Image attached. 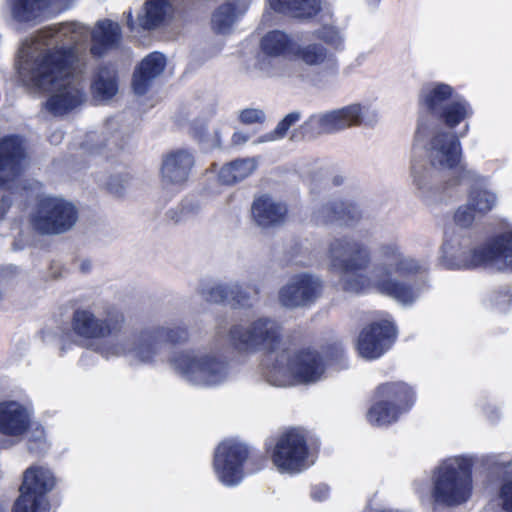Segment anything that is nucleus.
<instances>
[{
    "instance_id": "nucleus-1",
    "label": "nucleus",
    "mask_w": 512,
    "mask_h": 512,
    "mask_svg": "<svg viewBox=\"0 0 512 512\" xmlns=\"http://www.w3.org/2000/svg\"><path fill=\"white\" fill-rule=\"evenodd\" d=\"M91 37L90 53L103 57L121 42V28L111 20L98 21L93 30L78 21L44 27L26 37L18 48V81L33 93H51L46 109L63 115L86 101L87 58L82 50Z\"/></svg>"
},
{
    "instance_id": "nucleus-2",
    "label": "nucleus",
    "mask_w": 512,
    "mask_h": 512,
    "mask_svg": "<svg viewBox=\"0 0 512 512\" xmlns=\"http://www.w3.org/2000/svg\"><path fill=\"white\" fill-rule=\"evenodd\" d=\"M378 264L370 276L361 273L371 262L369 248L350 236L333 239L328 259L334 271L341 274L345 291L361 293L375 290L402 306L410 307L429 290L427 265L403 252L397 241L380 244L376 250Z\"/></svg>"
},
{
    "instance_id": "nucleus-3",
    "label": "nucleus",
    "mask_w": 512,
    "mask_h": 512,
    "mask_svg": "<svg viewBox=\"0 0 512 512\" xmlns=\"http://www.w3.org/2000/svg\"><path fill=\"white\" fill-rule=\"evenodd\" d=\"M469 129V124L465 123L457 135L427 117L418 119L414 148L424 149L428 162L413 160L411 180L418 196L427 203L442 201L445 182L461 166H465L461 164L462 146L459 138L464 137Z\"/></svg>"
},
{
    "instance_id": "nucleus-4",
    "label": "nucleus",
    "mask_w": 512,
    "mask_h": 512,
    "mask_svg": "<svg viewBox=\"0 0 512 512\" xmlns=\"http://www.w3.org/2000/svg\"><path fill=\"white\" fill-rule=\"evenodd\" d=\"M440 260L448 269L485 267L512 272V230L499 232L476 246L470 236L455 235L444 241Z\"/></svg>"
},
{
    "instance_id": "nucleus-5",
    "label": "nucleus",
    "mask_w": 512,
    "mask_h": 512,
    "mask_svg": "<svg viewBox=\"0 0 512 512\" xmlns=\"http://www.w3.org/2000/svg\"><path fill=\"white\" fill-rule=\"evenodd\" d=\"M421 117L454 130L461 123L473 116L474 110L470 102L450 84L432 81L424 84L418 95Z\"/></svg>"
},
{
    "instance_id": "nucleus-6",
    "label": "nucleus",
    "mask_w": 512,
    "mask_h": 512,
    "mask_svg": "<svg viewBox=\"0 0 512 512\" xmlns=\"http://www.w3.org/2000/svg\"><path fill=\"white\" fill-rule=\"evenodd\" d=\"M474 458L457 455L443 459L431 473L430 497L437 505L456 507L472 496Z\"/></svg>"
},
{
    "instance_id": "nucleus-7",
    "label": "nucleus",
    "mask_w": 512,
    "mask_h": 512,
    "mask_svg": "<svg viewBox=\"0 0 512 512\" xmlns=\"http://www.w3.org/2000/svg\"><path fill=\"white\" fill-rule=\"evenodd\" d=\"M326 363L315 349H283L267 367L266 381L276 387L314 384L324 377Z\"/></svg>"
},
{
    "instance_id": "nucleus-8",
    "label": "nucleus",
    "mask_w": 512,
    "mask_h": 512,
    "mask_svg": "<svg viewBox=\"0 0 512 512\" xmlns=\"http://www.w3.org/2000/svg\"><path fill=\"white\" fill-rule=\"evenodd\" d=\"M293 58L298 59L308 67L322 68V74L314 77L300 64L281 62L266 71L267 76L285 79L291 83L306 82L317 88H325L326 76L336 77L339 73L337 57L329 48L320 42L296 43Z\"/></svg>"
},
{
    "instance_id": "nucleus-9",
    "label": "nucleus",
    "mask_w": 512,
    "mask_h": 512,
    "mask_svg": "<svg viewBox=\"0 0 512 512\" xmlns=\"http://www.w3.org/2000/svg\"><path fill=\"white\" fill-rule=\"evenodd\" d=\"M169 362L186 382L199 387H214L232 375L229 361L215 351L185 350L174 354Z\"/></svg>"
},
{
    "instance_id": "nucleus-10",
    "label": "nucleus",
    "mask_w": 512,
    "mask_h": 512,
    "mask_svg": "<svg viewBox=\"0 0 512 512\" xmlns=\"http://www.w3.org/2000/svg\"><path fill=\"white\" fill-rule=\"evenodd\" d=\"M281 336L282 327L278 321L269 317H258L252 321L233 324L227 335H222L220 328H217L214 345L219 346L225 341L240 352L274 351Z\"/></svg>"
},
{
    "instance_id": "nucleus-11",
    "label": "nucleus",
    "mask_w": 512,
    "mask_h": 512,
    "mask_svg": "<svg viewBox=\"0 0 512 512\" xmlns=\"http://www.w3.org/2000/svg\"><path fill=\"white\" fill-rule=\"evenodd\" d=\"M97 353L107 360L124 357L135 365H154L165 360L164 348L154 328L130 335L121 332L114 340L100 344Z\"/></svg>"
},
{
    "instance_id": "nucleus-12",
    "label": "nucleus",
    "mask_w": 512,
    "mask_h": 512,
    "mask_svg": "<svg viewBox=\"0 0 512 512\" xmlns=\"http://www.w3.org/2000/svg\"><path fill=\"white\" fill-rule=\"evenodd\" d=\"M374 400L367 412V420L373 426L386 427L413 407L416 394L404 381H389L377 386Z\"/></svg>"
},
{
    "instance_id": "nucleus-13",
    "label": "nucleus",
    "mask_w": 512,
    "mask_h": 512,
    "mask_svg": "<svg viewBox=\"0 0 512 512\" xmlns=\"http://www.w3.org/2000/svg\"><path fill=\"white\" fill-rule=\"evenodd\" d=\"M377 119L378 113L371 104L353 103L340 109L311 115L301 125V132L304 137L314 138L321 134L343 131L362 123L373 125Z\"/></svg>"
},
{
    "instance_id": "nucleus-14",
    "label": "nucleus",
    "mask_w": 512,
    "mask_h": 512,
    "mask_svg": "<svg viewBox=\"0 0 512 512\" xmlns=\"http://www.w3.org/2000/svg\"><path fill=\"white\" fill-rule=\"evenodd\" d=\"M268 453L274 468L280 474L297 475L314 464L306 435L297 428L280 434Z\"/></svg>"
},
{
    "instance_id": "nucleus-15",
    "label": "nucleus",
    "mask_w": 512,
    "mask_h": 512,
    "mask_svg": "<svg viewBox=\"0 0 512 512\" xmlns=\"http://www.w3.org/2000/svg\"><path fill=\"white\" fill-rule=\"evenodd\" d=\"M123 313L109 306L97 313L89 309H79L74 312L72 328L74 333L83 340L96 341L94 350L108 340H114L122 332L124 326Z\"/></svg>"
},
{
    "instance_id": "nucleus-16",
    "label": "nucleus",
    "mask_w": 512,
    "mask_h": 512,
    "mask_svg": "<svg viewBox=\"0 0 512 512\" xmlns=\"http://www.w3.org/2000/svg\"><path fill=\"white\" fill-rule=\"evenodd\" d=\"M77 219V209L71 202L51 195L41 196L30 216L33 229L44 235L65 233Z\"/></svg>"
},
{
    "instance_id": "nucleus-17",
    "label": "nucleus",
    "mask_w": 512,
    "mask_h": 512,
    "mask_svg": "<svg viewBox=\"0 0 512 512\" xmlns=\"http://www.w3.org/2000/svg\"><path fill=\"white\" fill-rule=\"evenodd\" d=\"M57 479L45 466L35 465L23 473L20 495L13 512H49L48 494L55 488Z\"/></svg>"
},
{
    "instance_id": "nucleus-18",
    "label": "nucleus",
    "mask_w": 512,
    "mask_h": 512,
    "mask_svg": "<svg viewBox=\"0 0 512 512\" xmlns=\"http://www.w3.org/2000/svg\"><path fill=\"white\" fill-rule=\"evenodd\" d=\"M467 182L470 187L467 202L477 214L485 215L493 210L498 203V196L489 185V178L468 166H461L445 183L442 200L451 197L461 183Z\"/></svg>"
},
{
    "instance_id": "nucleus-19",
    "label": "nucleus",
    "mask_w": 512,
    "mask_h": 512,
    "mask_svg": "<svg viewBox=\"0 0 512 512\" xmlns=\"http://www.w3.org/2000/svg\"><path fill=\"white\" fill-rule=\"evenodd\" d=\"M248 446L237 439H226L214 452L213 469L218 480L225 486H236L244 478L243 465L249 458Z\"/></svg>"
},
{
    "instance_id": "nucleus-20",
    "label": "nucleus",
    "mask_w": 512,
    "mask_h": 512,
    "mask_svg": "<svg viewBox=\"0 0 512 512\" xmlns=\"http://www.w3.org/2000/svg\"><path fill=\"white\" fill-rule=\"evenodd\" d=\"M322 280L311 273H298L289 278L287 283L279 290V302L287 308L309 306L321 295Z\"/></svg>"
},
{
    "instance_id": "nucleus-21",
    "label": "nucleus",
    "mask_w": 512,
    "mask_h": 512,
    "mask_svg": "<svg viewBox=\"0 0 512 512\" xmlns=\"http://www.w3.org/2000/svg\"><path fill=\"white\" fill-rule=\"evenodd\" d=\"M396 338V328L389 320L373 322L363 328L357 340V350L361 357L374 360L386 353Z\"/></svg>"
},
{
    "instance_id": "nucleus-22",
    "label": "nucleus",
    "mask_w": 512,
    "mask_h": 512,
    "mask_svg": "<svg viewBox=\"0 0 512 512\" xmlns=\"http://www.w3.org/2000/svg\"><path fill=\"white\" fill-rule=\"evenodd\" d=\"M28 163L25 141L18 135L0 139V188L13 181Z\"/></svg>"
},
{
    "instance_id": "nucleus-23",
    "label": "nucleus",
    "mask_w": 512,
    "mask_h": 512,
    "mask_svg": "<svg viewBox=\"0 0 512 512\" xmlns=\"http://www.w3.org/2000/svg\"><path fill=\"white\" fill-rule=\"evenodd\" d=\"M33 409L17 401L0 402V434L19 439L32 427Z\"/></svg>"
},
{
    "instance_id": "nucleus-24",
    "label": "nucleus",
    "mask_w": 512,
    "mask_h": 512,
    "mask_svg": "<svg viewBox=\"0 0 512 512\" xmlns=\"http://www.w3.org/2000/svg\"><path fill=\"white\" fill-rule=\"evenodd\" d=\"M194 156L185 149H178L168 153L162 160L161 178L166 187L181 188L188 180Z\"/></svg>"
},
{
    "instance_id": "nucleus-25",
    "label": "nucleus",
    "mask_w": 512,
    "mask_h": 512,
    "mask_svg": "<svg viewBox=\"0 0 512 512\" xmlns=\"http://www.w3.org/2000/svg\"><path fill=\"white\" fill-rule=\"evenodd\" d=\"M252 0H226L211 15V29L216 34L232 33L236 23L247 12Z\"/></svg>"
},
{
    "instance_id": "nucleus-26",
    "label": "nucleus",
    "mask_w": 512,
    "mask_h": 512,
    "mask_svg": "<svg viewBox=\"0 0 512 512\" xmlns=\"http://www.w3.org/2000/svg\"><path fill=\"white\" fill-rule=\"evenodd\" d=\"M251 214L257 225L268 228L284 223L287 206L268 194L256 197L251 206Z\"/></svg>"
},
{
    "instance_id": "nucleus-27",
    "label": "nucleus",
    "mask_w": 512,
    "mask_h": 512,
    "mask_svg": "<svg viewBox=\"0 0 512 512\" xmlns=\"http://www.w3.org/2000/svg\"><path fill=\"white\" fill-rule=\"evenodd\" d=\"M361 215L360 209L355 204L335 201L315 210L313 218L317 224L339 222L346 226H352L361 218Z\"/></svg>"
},
{
    "instance_id": "nucleus-28",
    "label": "nucleus",
    "mask_w": 512,
    "mask_h": 512,
    "mask_svg": "<svg viewBox=\"0 0 512 512\" xmlns=\"http://www.w3.org/2000/svg\"><path fill=\"white\" fill-rule=\"evenodd\" d=\"M166 65V58L159 52H153L145 57L133 75V90L137 95H144Z\"/></svg>"
},
{
    "instance_id": "nucleus-29",
    "label": "nucleus",
    "mask_w": 512,
    "mask_h": 512,
    "mask_svg": "<svg viewBox=\"0 0 512 512\" xmlns=\"http://www.w3.org/2000/svg\"><path fill=\"white\" fill-rule=\"evenodd\" d=\"M122 134L119 132V123L116 119H109L103 130L99 132H89L83 148L89 153H102L105 147L109 150L121 149Z\"/></svg>"
},
{
    "instance_id": "nucleus-30",
    "label": "nucleus",
    "mask_w": 512,
    "mask_h": 512,
    "mask_svg": "<svg viewBox=\"0 0 512 512\" xmlns=\"http://www.w3.org/2000/svg\"><path fill=\"white\" fill-rule=\"evenodd\" d=\"M6 9L14 22L35 24L48 9V0H6Z\"/></svg>"
},
{
    "instance_id": "nucleus-31",
    "label": "nucleus",
    "mask_w": 512,
    "mask_h": 512,
    "mask_svg": "<svg viewBox=\"0 0 512 512\" xmlns=\"http://www.w3.org/2000/svg\"><path fill=\"white\" fill-rule=\"evenodd\" d=\"M296 41L292 35L282 30H271L260 40V49L263 54L278 57H293Z\"/></svg>"
},
{
    "instance_id": "nucleus-32",
    "label": "nucleus",
    "mask_w": 512,
    "mask_h": 512,
    "mask_svg": "<svg viewBox=\"0 0 512 512\" xmlns=\"http://www.w3.org/2000/svg\"><path fill=\"white\" fill-rule=\"evenodd\" d=\"M268 3L275 12L296 18H309L320 10V0H268Z\"/></svg>"
},
{
    "instance_id": "nucleus-33",
    "label": "nucleus",
    "mask_w": 512,
    "mask_h": 512,
    "mask_svg": "<svg viewBox=\"0 0 512 512\" xmlns=\"http://www.w3.org/2000/svg\"><path fill=\"white\" fill-rule=\"evenodd\" d=\"M254 158H240L221 167L218 179L222 184L233 185L249 177L256 169Z\"/></svg>"
},
{
    "instance_id": "nucleus-34",
    "label": "nucleus",
    "mask_w": 512,
    "mask_h": 512,
    "mask_svg": "<svg viewBox=\"0 0 512 512\" xmlns=\"http://www.w3.org/2000/svg\"><path fill=\"white\" fill-rule=\"evenodd\" d=\"M118 92L116 71L110 67H102L91 81V93L98 101L111 99Z\"/></svg>"
},
{
    "instance_id": "nucleus-35",
    "label": "nucleus",
    "mask_w": 512,
    "mask_h": 512,
    "mask_svg": "<svg viewBox=\"0 0 512 512\" xmlns=\"http://www.w3.org/2000/svg\"><path fill=\"white\" fill-rule=\"evenodd\" d=\"M169 10L168 0H147L138 16V24L146 30L154 29L163 22Z\"/></svg>"
},
{
    "instance_id": "nucleus-36",
    "label": "nucleus",
    "mask_w": 512,
    "mask_h": 512,
    "mask_svg": "<svg viewBox=\"0 0 512 512\" xmlns=\"http://www.w3.org/2000/svg\"><path fill=\"white\" fill-rule=\"evenodd\" d=\"M311 36L335 51H343L345 49V30L334 23L322 24L318 29L311 32Z\"/></svg>"
},
{
    "instance_id": "nucleus-37",
    "label": "nucleus",
    "mask_w": 512,
    "mask_h": 512,
    "mask_svg": "<svg viewBox=\"0 0 512 512\" xmlns=\"http://www.w3.org/2000/svg\"><path fill=\"white\" fill-rule=\"evenodd\" d=\"M162 346L165 344H182L189 339V330L183 323L167 324L154 328Z\"/></svg>"
},
{
    "instance_id": "nucleus-38",
    "label": "nucleus",
    "mask_w": 512,
    "mask_h": 512,
    "mask_svg": "<svg viewBox=\"0 0 512 512\" xmlns=\"http://www.w3.org/2000/svg\"><path fill=\"white\" fill-rule=\"evenodd\" d=\"M236 281L217 282L200 289L201 296L211 303H229V295L236 289Z\"/></svg>"
},
{
    "instance_id": "nucleus-39",
    "label": "nucleus",
    "mask_w": 512,
    "mask_h": 512,
    "mask_svg": "<svg viewBox=\"0 0 512 512\" xmlns=\"http://www.w3.org/2000/svg\"><path fill=\"white\" fill-rule=\"evenodd\" d=\"M503 469L498 500L504 512H512V462L505 463Z\"/></svg>"
},
{
    "instance_id": "nucleus-40",
    "label": "nucleus",
    "mask_w": 512,
    "mask_h": 512,
    "mask_svg": "<svg viewBox=\"0 0 512 512\" xmlns=\"http://www.w3.org/2000/svg\"><path fill=\"white\" fill-rule=\"evenodd\" d=\"M301 118V114L298 111L287 114L275 127V129L263 136H261L256 143L273 142L283 139L289 129L296 124Z\"/></svg>"
},
{
    "instance_id": "nucleus-41",
    "label": "nucleus",
    "mask_w": 512,
    "mask_h": 512,
    "mask_svg": "<svg viewBox=\"0 0 512 512\" xmlns=\"http://www.w3.org/2000/svg\"><path fill=\"white\" fill-rule=\"evenodd\" d=\"M491 306L501 312H505L512 305V293L510 288L501 287L493 291L489 296Z\"/></svg>"
},
{
    "instance_id": "nucleus-42",
    "label": "nucleus",
    "mask_w": 512,
    "mask_h": 512,
    "mask_svg": "<svg viewBox=\"0 0 512 512\" xmlns=\"http://www.w3.org/2000/svg\"><path fill=\"white\" fill-rule=\"evenodd\" d=\"M30 429L29 449L37 453L44 452L48 448L44 428L41 425H34L32 423V427H30L29 430Z\"/></svg>"
},
{
    "instance_id": "nucleus-43",
    "label": "nucleus",
    "mask_w": 512,
    "mask_h": 512,
    "mask_svg": "<svg viewBox=\"0 0 512 512\" xmlns=\"http://www.w3.org/2000/svg\"><path fill=\"white\" fill-rule=\"evenodd\" d=\"M475 214H477L467 202L465 205L458 207L454 214L455 223L463 228L469 227L474 222Z\"/></svg>"
},
{
    "instance_id": "nucleus-44",
    "label": "nucleus",
    "mask_w": 512,
    "mask_h": 512,
    "mask_svg": "<svg viewBox=\"0 0 512 512\" xmlns=\"http://www.w3.org/2000/svg\"><path fill=\"white\" fill-rule=\"evenodd\" d=\"M237 288L229 295V303L233 307H249L251 305L250 296L247 291L244 290L243 285L236 281Z\"/></svg>"
},
{
    "instance_id": "nucleus-45",
    "label": "nucleus",
    "mask_w": 512,
    "mask_h": 512,
    "mask_svg": "<svg viewBox=\"0 0 512 512\" xmlns=\"http://www.w3.org/2000/svg\"><path fill=\"white\" fill-rule=\"evenodd\" d=\"M265 118V113L257 108H246L239 113L240 122L247 125L263 123Z\"/></svg>"
},
{
    "instance_id": "nucleus-46",
    "label": "nucleus",
    "mask_w": 512,
    "mask_h": 512,
    "mask_svg": "<svg viewBox=\"0 0 512 512\" xmlns=\"http://www.w3.org/2000/svg\"><path fill=\"white\" fill-rule=\"evenodd\" d=\"M330 489L325 484H318L312 487L311 497L315 501H324L329 497Z\"/></svg>"
},
{
    "instance_id": "nucleus-47",
    "label": "nucleus",
    "mask_w": 512,
    "mask_h": 512,
    "mask_svg": "<svg viewBox=\"0 0 512 512\" xmlns=\"http://www.w3.org/2000/svg\"><path fill=\"white\" fill-rule=\"evenodd\" d=\"M74 1L75 0H48V8L61 12L69 9Z\"/></svg>"
},
{
    "instance_id": "nucleus-48",
    "label": "nucleus",
    "mask_w": 512,
    "mask_h": 512,
    "mask_svg": "<svg viewBox=\"0 0 512 512\" xmlns=\"http://www.w3.org/2000/svg\"><path fill=\"white\" fill-rule=\"evenodd\" d=\"M12 202L13 199L11 194L2 196L0 200V220H3L5 218L7 211L12 205Z\"/></svg>"
},
{
    "instance_id": "nucleus-49",
    "label": "nucleus",
    "mask_w": 512,
    "mask_h": 512,
    "mask_svg": "<svg viewBox=\"0 0 512 512\" xmlns=\"http://www.w3.org/2000/svg\"><path fill=\"white\" fill-rule=\"evenodd\" d=\"M249 139V134L242 131H235L232 135L231 142L235 146H240L245 144Z\"/></svg>"
},
{
    "instance_id": "nucleus-50",
    "label": "nucleus",
    "mask_w": 512,
    "mask_h": 512,
    "mask_svg": "<svg viewBox=\"0 0 512 512\" xmlns=\"http://www.w3.org/2000/svg\"><path fill=\"white\" fill-rule=\"evenodd\" d=\"M414 489L423 501L425 497H428V492L426 491V487L419 482L414 483Z\"/></svg>"
},
{
    "instance_id": "nucleus-51",
    "label": "nucleus",
    "mask_w": 512,
    "mask_h": 512,
    "mask_svg": "<svg viewBox=\"0 0 512 512\" xmlns=\"http://www.w3.org/2000/svg\"><path fill=\"white\" fill-rule=\"evenodd\" d=\"M63 137H64L63 132L61 130H57L49 136V139L52 144L57 145L62 141Z\"/></svg>"
},
{
    "instance_id": "nucleus-52",
    "label": "nucleus",
    "mask_w": 512,
    "mask_h": 512,
    "mask_svg": "<svg viewBox=\"0 0 512 512\" xmlns=\"http://www.w3.org/2000/svg\"><path fill=\"white\" fill-rule=\"evenodd\" d=\"M80 269L82 272L86 273L91 269V262L89 260H83L80 264Z\"/></svg>"
},
{
    "instance_id": "nucleus-53",
    "label": "nucleus",
    "mask_w": 512,
    "mask_h": 512,
    "mask_svg": "<svg viewBox=\"0 0 512 512\" xmlns=\"http://www.w3.org/2000/svg\"><path fill=\"white\" fill-rule=\"evenodd\" d=\"M127 25H128V27L130 28L131 31H133L135 29V23L133 21V15H132L131 11H129L127 13Z\"/></svg>"
},
{
    "instance_id": "nucleus-54",
    "label": "nucleus",
    "mask_w": 512,
    "mask_h": 512,
    "mask_svg": "<svg viewBox=\"0 0 512 512\" xmlns=\"http://www.w3.org/2000/svg\"><path fill=\"white\" fill-rule=\"evenodd\" d=\"M215 138H216V143H215V145H216L217 147H220V146H221L222 141H221V137H220V134H219V132H218V131H215Z\"/></svg>"
},
{
    "instance_id": "nucleus-55",
    "label": "nucleus",
    "mask_w": 512,
    "mask_h": 512,
    "mask_svg": "<svg viewBox=\"0 0 512 512\" xmlns=\"http://www.w3.org/2000/svg\"><path fill=\"white\" fill-rule=\"evenodd\" d=\"M281 352H282V351H280V352H279V354H280ZM277 355H278V353L274 356V358H273V359H270V360H271V363H270V364H267V365L265 366L264 371H263V374H264V375H265V372H266V370H267V367L271 366V365L274 363L275 358H276V356H277ZM269 358H272V355H269Z\"/></svg>"
},
{
    "instance_id": "nucleus-56",
    "label": "nucleus",
    "mask_w": 512,
    "mask_h": 512,
    "mask_svg": "<svg viewBox=\"0 0 512 512\" xmlns=\"http://www.w3.org/2000/svg\"><path fill=\"white\" fill-rule=\"evenodd\" d=\"M488 417L491 419V420H495L496 418H498V412L497 411H492L491 414H489L488 412H486Z\"/></svg>"
},
{
    "instance_id": "nucleus-57",
    "label": "nucleus",
    "mask_w": 512,
    "mask_h": 512,
    "mask_svg": "<svg viewBox=\"0 0 512 512\" xmlns=\"http://www.w3.org/2000/svg\"><path fill=\"white\" fill-rule=\"evenodd\" d=\"M254 292H255V294H258L259 293L258 288H254Z\"/></svg>"
}]
</instances>
